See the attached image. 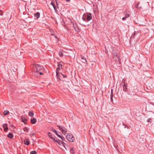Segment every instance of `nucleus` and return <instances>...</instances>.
<instances>
[{
	"label": "nucleus",
	"instance_id": "1",
	"mask_svg": "<svg viewBox=\"0 0 154 154\" xmlns=\"http://www.w3.org/2000/svg\"><path fill=\"white\" fill-rule=\"evenodd\" d=\"M113 59L117 63L118 62L119 64H121V61L119 58V51L118 50H113Z\"/></svg>",
	"mask_w": 154,
	"mask_h": 154
},
{
	"label": "nucleus",
	"instance_id": "2",
	"mask_svg": "<svg viewBox=\"0 0 154 154\" xmlns=\"http://www.w3.org/2000/svg\"><path fill=\"white\" fill-rule=\"evenodd\" d=\"M92 18V15L90 13H87L84 14L82 17V19L85 22H88Z\"/></svg>",
	"mask_w": 154,
	"mask_h": 154
},
{
	"label": "nucleus",
	"instance_id": "3",
	"mask_svg": "<svg viewBox=\"0 0 154 154\" xmlns=\"http://www.w3.org/2000/svg\"><path fill=\"white\" fill-rule=\"evenodd\" d=\"M66 137L67 139L69 142H73L74 139L72 134H71L68 133L67 134Z\"/></svg>",
	"mask_w": 154,
	"mask_h": 154
},
{
	"label": "nucleus",
	"instance_id": "4",
	"mask_svg": "<svg viewBox=\"0 0 154 154\" xmlns=\"http://www.w3.org/2000/svg\"><path fill=\"white\" fill-rule=\"evenodd\" d=\"M34 68H35V70L36 72L37 73L41 70L43 71L44 70L43 69V67L41 66L40 65L38 64L35 65L34 66Z\"/></svg>",
	"mask_w": 154,
	"mask_h": 154
},
{
	"label": "nucleus",
	"instance_id": "5",
	"mask_svg": "<svg viewBox=\"0 0 154 154\" xmlns=\"http://www.w3.org/2000/svg\"><path fill=\"white\" fill-rule=\"evenodd\" d=\"M57 126L59 128V129L62 131L63 134H66L67 132V129L66 128H64L63 129V127L59 125H57Z\"/></svg>",
	"mask_w": 154,
	"mask_h": 154
},
{
	"label": "nucleus",
	"instance_id": "6",
	"mask_svg": "<svg viewBox=\"0 0 154 154\" xmlns=\"http://www.w3.org/2000/svg\"><path fill=\"white\" fill-rule=\"evenodd\" d=\"M71 23H72V27L74 28V29L75 31L78 32L80 31L79 29L78 28L77 24L76 23H74L72 22H71Z\"/></svg>",
	"mask_w": 154,
	"mask_h": 154
},
{
	"label": "nucleus",
	"instance_id": "7",
	"mask_svg": "<svg viewBox=\"0 0 154 154\" xmlns=\"http://www.w3.org/2000/svg\"><path fill=\"white\" fill-rule=\"evenodd\" d=\"M21 121L24 122L25 124H27V123L26 121H27V118H26V117L25 116H22Z\"/></svg>",
	"mask_w": 154,
	"mask_h": 154
},
{
	"label": "nucleus",
	"instance_id": "8",
	"mask_svg": "<svg viewBox=\"0 0 154 154\" xmlns=\"http://www.w3.org/2000/svg\"><path fill=\"white\" fill-rule=\"evenodd\" d=\"M123 87V91L125 92H128V88L127 87L128 86V84H124L123 85H122Z\"/></svg>",
	"mask_w": 154,
	"mask_h": 154
},
{
	"label": "nucleus",
	"instance_id": "9",
	"mask_svg": "<svg viewBox=\"0 0 154 154\" xmlns=\"http://www.w3.org/2000/svg\"><path fill=\"white\" fill-rule=\"evenodd\" d=\"M51 130L52 131L54 132L59 137H61V135L60 134H59L57 133V131L56 130H55V129L53 128H51Z\"/></svg>",
	"mask_w": 154,
	"mask_h": 154
},
{
	"label": "nucleus",
	"instance_id": "10",
	"mask_svg": "<svg viewBox=\"0 0 154 154\" xmlns=\"http://www.w3.org/2000/svg\"><path fill=\"white\" fill-rule=\"evenodd\" d=\"M3 127L4 128V131L5 132H6L8 130V128L7 127V124H4L3 125Z\"/></svg>",
	"mask_w": 154,
	"mask_h": 154
},
{
	"label": "nucleus",
	"instance_id": "11",
	"mask_svg": "<svg viewBox=\"0 0 154 154\" xmlns=\"http://www.w3.org/2000/svg\"><path fill=\"white\" fill-rule=\"evenodd\" d=\"M24 142L25 144L26 145H28L30 144V142L29 139L27 138H26L25 139Z\"/></svg>",
	"mask_w": 154,
	"mask_h": 154
},
{
	"label": "nucleus",
	"instance_id": "12",
	"mask_svg": "<svg viewBox=\"0 0 154 154\" xmlns=\"http://www.w3.org/2000/svg\"><path fill=\"white\" fill-rule=\"evenodd\" d=\"M40 14L39 12H37L34 14V17H35L36 19H38L40 17Z\"/></svg>",
	"mask_w": 154,
	"mask_h": 154
},
{
	"label": "nucleus",
	"instance_id": "13",
	"mask_svg": "<svg viewBox=\"0 0 154 154\" xmlns=\"http://www.w3.org/2000/svg\"><path fill=\"white\" fill-rule=\"evenodd\" d=\"M36 121V119L34 118L31 119V122L32 124H35V123Z\"/></svg>",
	"mask_w": 154,
	"mask_h": 154
},
{
	"label": "nucleus",
	"instance_id": "14",
	"mask_svg": "<svg viewBox=\"0 0 154 154\" xmlns=\"http://www.w3.org/2000/svg\"><path fill=\"white\" fill-rule=\"evenodd\" d=\"M62 63V62H60L59 64H58L57 66H58V67L57 68V70H58V69H61L62 68V64L61 63Z\"/></svg>",
	"mask_w": 154,
	"mask_h": 154
},
{
	"label": "nucleus",
	"instance_id": "15",
	"mask_svg": "<svg viewBox=\"0 0 154 154\" xmlns=\"http://www.w3.org/2000/svg\"><path fill=\"white\" fill-rule=\"evenodd\" d=\"M7 137L10 139H12L13 137V135L12 133H9L7 135Z\"/></svg>",
	"mask_w": 154,
	"mask_h": 154
},
{
	"label": "nucleus",
	"instance_id": "16",
	"mask_svg": "<svg viewBox=\"0 0 154 154\" xmlns=\"http://www.w3.org/2000/svg\"><path fill=\"white\" fill-rule=\"evenodd\" d=\"M48 136L52 140L54 139L53 136L52 135V134L50 132H48Z\"/></svg>",
	"mask_w": 154,
	"mask_h": 154
},
{
	"label": "nucleus",
	"instance_id": "17",
	"mask_svg": "<svg viewBox=\"0 0 154 154\" xmlns=\"http://www.w3.org/2000/svg\"><path fill=\"white\" fill-rule=\"evenodd\" d=\"M56 76L57 77V78L59 80H61L60 78L59 77L60 75H59V72H58V70H56Z\"/></svg>",
	"mask_w": 154,
	"mask_h": 154
},
{
	"label": "nucleus",
	"instance_id": "18",
	"mask_svg": "<svg viewBox=\"0 0 154 154\" xmlns=\"http://www.w3.org/2000/svg\"><path fill=\"white\" fill-rule=\"evenodd\" d=\"M9 113V112L8 110H5L4 112V115H7Z\"/></svg>",
	"mask_w": 154,
	"mask_h": 154
},
{
	"label": "nucleus",
	"instance_id": "19",
	"mask_svg": "<svg viewBox=\"0 0 154 154\" xmlns=\"http://www.w3.org/2000/svg\"><path fill=\"white\" fill-rule=\"evenodd\" d=\"M111 94H110V98L111 99V100L112 101L113 100L112 98H113V92H112L113 89H111Z\"/></svg>",
	"mask_w": 154,
	"mask_h": 154
},
{
	"label": "nucleus",
	"instance_id": "20",
	"mask_svg": "<svg viewBox=\"0 0 154 154\" xmlns=\"http://www.w3.org/2000/svg\"><path fill=\"white\" fill-rule=\"evenodd\" d=\"M29 116L31 117H33L34 116V113L33 112L30 111L29 113Z\"/></svg>",
	"mask_w": 154,
	"mask_h": 154
},
{
	"label": "nucleus",
	"instance_id": "21",
	"mask_svg": "<svg viewBox=\"0 0 154 154\" xmlns=\"http://www.w3.org/2000/svg\"><path fill=\"white\" fill-rule=\"evenodd\" d=\"M82 59L83 60V61L82 62L84 63H85L86 62H87V61L86 59H85L83 57H81Z\"/></svg>",
	"mask_w": 154,
	"mask_h": 154
},
{
	"label": "nucleus",
	"instance_id": "22",
	"mask_svg": "<svg viewBox=\"0 0 154 154\" xmlns=\"http://www.w3.org/2000/svg\"><path fill=\"white\" fill-rule=\"evenodd\" d=\"M51 4L53 6V7L54 10H56V7H55V4L53 2H52L51 3Z\"/></svg>",
	"mask_w": 154,
	"mask_h": 154
},
{
	"label": "nucleus",
	"instance_id": "23",
	"mask_svg": "<svg viewBox=\"0 0 154 154\" xmlns=\"http://www.w3.org/2000/svg\"><path fill=\"white\" fill-rule=\"evenodd\" d=\"M125 79H123L122 80V82H121V85H123L124 84H126V83H125Z\"/></svg>",
	"mask_w": 154,
	"mask_h": 154
},
{
	"label": "nucleus",
	"instance_id": "24",
	"mask_svg": "<svg viewBox=\"0 0 154 154\" xmlns=\"http://www.w3.org/2000/svg\"><path fill=\"white\" fill-rule=\"evenodd\" d=\"M60 74H61V75H62L63 78H67V75H66L62 73H61Z\"/></svg>",
	"mask_w": 154,
	"mask_h": 154
},
{
	"label": "nucleus",
	"instance_id": "25",
	"mask_svg": "<svg viewBox=\"0 0 154 154\" xmlns=\"http://www.w3.org/2000/svg\"><path fill=\"white\" fill-rule=\"evenodd\" d=\"M59 54L60 57H62L63 56V52L61 51H60L59 52Z\"/></svg>",
	"mask_w": 154,
	"mask_h": 154
},
{
	"label": "nucleus",
	"instance_id": "26",
	"mask_svg": "<svg viewBox=\"0 0 154 154\" xmlns=\"http://www.w3.org/2000/svg\"><path fill=\"white\" fill-rule=\"evenodd\" d=\"M23 130L24 131L27 132H28L29 130L26 127H25L23 128Z\"/></svg>",
	"mask_w": 154,
	"mask_h": 154
},
{
	"label": "nucleus",
	"instance_id": "27",
	"mask_svg": "<svg viewBox=\"0 0 154 154\" xmlns=\"http://www.w3.org/2000/svg\"><path fill=\"white\" fill-rule=\"evenodd\" d=\"M37 153L34 150L30 152V154H36Z\"/></svg>",
	"mask_w": 154,
	"mask_h": 154
},
{
	"label": "nucleus",
	"instance_id": "28",
	"mask_svg": "<svg viewBox=\"0 0 154 154\" xmlns=\"http://www.w3.org/2000/svg\"><path fill=\"white\" fill-rule=\"evenodd\" d=\"M139 2L137 4H136L135 6H136V8H141V7H139L138 6H139Z\"/></svg>",
	"mask_w": 154,
	"mask_h": 154
},
{
	"label": "nucleus",
	"instance_id": "29",
	"mask_svg": "<svg viewBox=\"0 0 154 154\" xmlns=\"http://www.w3.org/2000/svg\"><path fill=\"white\" fill-rule=\"evenodd\" d=\"M130 16V15L126 13L125 14V17L126 18Z\"/></svg>",
	"mask_w": 154,
	"mask_h": 154
},
{
	"label": "nucleus",
	"instance_id": "30",
	"mask_svg": "<svg viewBox=\"0 0 154 154\" xmlns=\"http://www.w3.org/2000/svg\"><path fill=\"white\" fill-rule=\"evenodd\" d=\"M152 120L151 118H149L147 120V122H151Z\"/></svg>",
	"mask_w": 154,
	"mask_h": 154
},
{
	"label": "nucleus",
	"instance_id": "31",
	"mask_svg": "<svg viewBox=\"0 0 154 154\" xmlns=\"http://www.w3.org/2000/svg\"><path fill=\"white\" fill-rule=\"evenodd\" d=\"M135 32H134V33H133L131 35V38H133L134 37V36L135 35Z\"/></svg>",
	"mask_w": 154,
	"mask_h": 154
},
{
	"label": "nucleus",
	"instance_id": "32",
	"mask_svg": "<svg viewBox=\"0 0 154 154\" xmlns=\"http://www.w3.org/2000/svg\"><path fill=\"white\" fill-rule=\"evenodd\" d=\"M56 1V4H57V8L59 9V4H58V3L57 1H56V0H55Z\"/></svg>",
	"mask_w": 154,
	"mask_h": 154
},
{
	"label": "nucleus",
	"instance_id": "33",
	"mask_svg": "<svg viewBox=\"0 0 154 154\" xmlns=\"http://www.w3.org/2000/svg\"><path fill=\"white\" fill-rule=\"evenodd\" d=\"M59 140L61 142V143H62V144L64 146V144H65V143L63 141H60V140Z\"/></svg>",
	"mask_w": 154,
	"mask_h": 154
},
{
	"label": "nucleus",
	"instance_id": "34",
	"mask_svg": "<svg viewBox=\"0 0 154 154\" xmlns=\"http://www.w3.org/2000/svg\"><path fill=\"white\" fill-rule=\"evenodd\" d=\"M126 18L125 17H124L122 18V20H126Z\"/></svg>",
	"mask_w": 154,
	"mask_h": 154
},
{
	"label": "nucleus",
	"instance_id": "35",
	"mask_svg": "<svg viewBox=\"0 0 154 154\" xmlns=\"http://www.w3.org/2000/svg\"><path fill=\"white\" fill-rule=\"evenodd\" d=\"M39 74L40 75H42L43 74V73H42V72H39Z\"/></svg>",
	"mask_w": 154,
	"mask_h": 154
},
{
	"label": "nucleus",
	"instance_id": "36",
	"mask_svg": "<svg viewBox=\"0 0 154 154\" xmlns=\"http://www.w3.org/2000/svg\"><path fill=\"white\" fill-rule=\"evenodd\" d=\"M60 138H61L62 139V140H64V138L63 137H62V136H61V137H60Z\"/></svg>",
	"mask_w": 154,
	"mask_h": 154
},
{
	"label": "nucleus",
	"instance_id": "37",
	"mask_svg": "<svg viewBox=\"0 0 154 154\" xmlns=\"http://www.w3.org/2000/svg\"><path fill=\"white\" fill-rule=\"evenodd\" d=\"M2 11L0 10V15H2Z\"/></svg>",
	"mask_w": 154,
	"mask_h": 154
},
{
	"label": "nucleus",
	"instance_id": "38",
	"mask_svg": "<svg viewBox=\"0 0 154 154\" xmlns=\"http://www.w3.org/2000/svg\"><path fill=\"white\" fill-rule=\"evenodd\" d=\"M52 140H53L54 141V142H57V141H57V140H56L54 138V139H52Z\"/></svg>",
	"mask_w": 154,
	"mask_h": 154
},
{
	"label": "nucleus",
	"instance_id": "39",
	"mask_svg": "<svg viewBox=\"0 0 154 154\" xmlns=\"http://www.w3.org/2000/svg\"><path fill=\"white\" fill-rule=\"evenodd\" d=\"M57 143L59 145H61L59 141H57Z\"/></svg>",
	"mask_w": 154,
	"mask_h": 154
},
{
	"label": "nucleus",
	"instance_id": "40",
	"mask_svg": "<svg viewBox=\"0 0 154 154\" xmlns=\"http://www.w3.org/2000/svg\"><path fill=\"white\" fill-rule=\"evenodd\" d=\"M34 135V134L33 133V134H30V136L31 137V136H32Z\"/></svg>",
	"mask_w": 154,
	"mask_h": 154
},
{
	"label": "nucleus",
	"instance_id": "41",
	"mask_svg": "<svg viewBox=\"0 0 154 154\" xmlns=\"http://www.w3.org/2000/svg\"><path fill=\"white\" fill-rule=\"evenodd\" d=\"M66 1L67 2H69L70 1V0H66Z\"/></svg>",
	"mask_w": 154,
	"mask_h": 154
},
{
	"label": "nucleus",
	"instance_id": "42",
	"mask_svg": "<svg viewBox=\"0 0 154 154\" xmlns=\"http://www.w3.org/2000/svg\"><path fill=\"white\" fill-rule=\"evenodd\" d=\"M82 25L83 26H86V25H83V24H82Z\"/></svg>",
	"mask_w": 154,
	"mask_h": 154
},
{
	"label": "nucleus",
	"instance_id": "43",
	"mask_svg": "<svg viewBox=\"0 0 154 154\" xmlns=\"http://www.w3.org/2000/svg\"><path fill=\"white\" fill-rule=\"evenodd\" d=\"M55 38H57V37L56 36H55Z\"/></svg>",
	"mask_w": 154,
	"mask_h": 154
}]
</instances>
